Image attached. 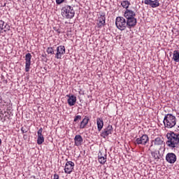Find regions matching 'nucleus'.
<instances>
[{
	"label": "nucleus",
	"mask_w": 179,
	"mask_h": 179,
	"mask_svg": "<svg viewBox=\"0 0 179 179\" xmlns=\"http://www.w3.org/2000/svg\"><path fill=\"white\" fill-rule=\"evenodd\" d=\"M167 141L166 145L171 149H176L179 146V134L170 131L166 134Z\"/></svg>",
	"instance_id": "1"
},
{
	"label": "nucleus",
	"mask_w": 179,
	"mask_h": 179,
	"mask_svg": "<svg viewBox=\"0 0 179 179\" xmlns=\"http://www.w3.org/2000/svg\"><path fill=\"white\" fill-rule=\"evenodd\" d=\"M163 122L165 128L170 129L176 127V124H177V118L173 114L168 113L164 115Z\"/></svg>",
	"instance_id": "2"
},
{
	"label": "nucleus",
	"mask_w": 179,
	"mask_h": 179,
	"mask_svg": "<svg viewBox=\"0 0 179 179\" xmlns=\"http://www.w3.org/2000/svg\"><path fill=\"white\" fill-rule=\"evenodd\" d=\"M62 15L65 19H72L75 16V10L73 7L66 5L62 8Z\"/></svg>",
	"instance_id": "3"
},
{
	"label": "nucleus",
	"mask_w": 179,
	"mask_h": 179,
	"mask_svg": "<svg viewBox=\"0 0 179 179\" xmlns=\"http://www.w3.org/2000/svg\"><path fill=\"white\" fill-rule=\"evenodd\" d=\"M163 145H164V138L163 137H157L151 141V145L148 150H150L152 148L157 150V148L159 150H162V146Z\"/></svg>",
	"instance_id": "4"
},
{
	"label": "nucleus",
	"mask_w": 179,
	"mask_h": 179,
	"mask_svg": "<svg viewBox=\"0 0 179 179\" xmlns=\"http://www.w3.org/2000/svg\"><path fill=\"white\" fill-rule=\"evenodd\" d=\"M116 27L122 31L127 27V20L124 17H117L115 20Z\"/></svg>",
	"instance_id": "5"
},
{
	"label": "nucleus",
	"mask_w": 179,
	"mask_h": 179,
	"mask_svg": "<svg viewBox=\"0 0 179 179\" xmlns=\"http://www.w3.org/2000/svg\"><path fill=\"white\" fill-rule=\"evenodd\" d=\"M157 150L156 148H153L152 150L150 148V150H149L155 163H157L160 160V158L162 157V154H160V150Z\"/></svg>",
	"instance_id": "6"
},
{
	"label": "nucleus",
	"mask_w": 179,
	"mask_h": 179,
	"mask_svg": "<svg viewBox=\"0 0 179 179\" xmlns=\"http://www.w3.org/2000/svg\"><path fill=\"white\" fill-rule=\"evenodd\" d=\"M113 132V126L112 125H108L107 127L103 129V131L101 132V136L106 139L108 135H111Z\"/></svg>",
	"instance_id": "7"
},
{
	"label": "nucleus",
	"mask_w": 179,
	"mask_h": 179,
	"mask_svg": "<svg viewBox=\"0 0 179 179\" xmlns=\"http://www.w3.org/2000/svg\"><path fill=\"white\" fill-rule=\"evenodd\" d=\"M148 142H149V136L144 134L142 137L137 138L135 143L136 145H142L143 146H145Z\"/></svg>",
	"instance_id": "8"
},
{
	"label": "nucleus",
	"mask_w": 179,
	"mask_h": 179,
	"mask_svg": "<svg viewBox=\"0 0 179 179\" xmlns=\"http://www.w3.org/2000/svg\"><path fill=\"white\" fill-rule=\"evenodd\" d=\"M73 167H75V163L72 161H69L66 163L64 167V173L66 174H71V173L73 171Z\"/></svg>",
	"instance_id": "9"
},
{
	"label": "nucleus",
	"mask_w": 179,
	"mask_h": 179,
	"mask_svg": "<svg viewBox=\"0 0 179 179\" xmlns=\"http://www.w3.org/2000/svg\"><path fill=\"white\" fill-rule=\"evenodd\" d=\"M65 54V46L59 45L57 48V52L55 54V58L57 59H61L62 55Z\"/></svg>",
	"instance_id": "10"
},
{
	"label": "nucleus",
	"mask_w": 179,
	"mask_h": 179,
	"mask_svg": "<svg viewBox=\"0 0 179 179\" xmlns=\"http://www.w3.org/2000/svg\"><path fill=\"white\" fill-rule=\"evenodd\" d=\"M166 160L170 164H174L177 162V156L173 152H169L166 156Z\"/></svg>",
	"instance_id": "11"
},
{
	"label": "nucleus",
	"mask_w": 179,
	"mask_h": 179,
	"mask_svg": "<svg viewBox=\"0 0 179 179\" xmlns=\"http://www.w3.org/2000/svg\"><path fill=\"white\" fill-rule=\"evenodd\" d=\"M25 72L30 71V65H31V54L27 53L25 55Z\"/></svg>",
	"instance_id": "12"
},
{
	"label": "nucleus",
	"mask_w": 179,
	"mask_h": 179,
	"mask_svg": "<svg viewBox=\"0 0 179 179\" xmlns=\"http://www.w3.org/2000/svg\"><path fill=\"white\" fill-rule=\"evenodd\" d=\"M126 23L127 24L128 29H132L135 26H136V23H138V21L136 20V18L135 17L127 18Z\"/></svg>",
	"instance_id": "13"
},
{
	"label": "nucleus",
	"mask_w": 179,
	"mask_h": 179,
	"mask_svg": "<svg viewBox=\"0 0 179 179\" xmlns=\"http://www.w3.org/2000/svg\"><path fill=\"white\" fill-rule=\"evenodd\" d=\"M97 26L99 29H101V27H104V26H106V14L102 13L98 17Z\"/></svg>",
	"instance_id": "14"
},
{
	"label": "nucleus",
	"mask_w": 179,
	"mask_h": 179,
	"mask_svg": "<svg viewBox=\"0 0 179 179\" xmlns=\"http://www.w3.org/2000/svg\"><path fill=\"white\" fill-rule=\"evenodd\" d=\"M10 30V26L7 23L5 24L3 20H0V34L1 33H6V31H9Z\"/></svg>",
	"instance_id": "15"
},
{
	"label": "nucleus",
	"mask_w": 179,
	"mask_h": 179,
	"mask_svg": "<svg viewBox=\"0 0 179 179\" xmlns=\"http://www.w3.org/2000/svg\"><path fill=\"white\" fill-rule=\"evenodd\" d=\"M144 3L145 5H150L151 8H158V6H160V3H159V0H145Z\"/></svg>",
	"instance_id": "16"
},
{
	"label": "nucleus",
	"mask_w": 179,
	"mask_h": 179,
	"mask_svg": "<svg viewBox=\"0 0 179 179\" xmlns=\"http://www.w3.org/2000/svg\"><path fill=\"white\" fill-rule=\"evenodd\" d=\"M74 143L76 146H82L83 143V138L80 134L76 135L74 138Z\"/></svg>",
	"instance_id": "17"
},
{
	"label": "nucleus",
	"mask_w": 179,
	"mask_h": 179,
	"mask_svg": "<svg viewBox=\"0 0 179 179\" xmlns=\"http://www.w3.org/2000/svg\"><path fill=\"white\" fill-rule=\"evenodd\" d=\"M124 16L126 17V19H129L131 17H135V16H136V13L132 10L127 8L124 12Z\"/></svg>",
	"instance_id": "18"
},
{
	"label": "nucleus",
	"mask_w": 179,
	"mask_h": 179,
	"mask_svg": "<svg viewBox=\"0 0 179 179\" xmlns=\"http://www.w3.org/2000/svg\"><path fill=\"white\" fill-rule=\"evenodd\" d=\"M96 124L99 132L103 129V127H104V122L101 117L96 118Z\"/></svg>",
	"instance_id": "19"
},
{
	"label": "nucleus",
	"mask_w": 179,
	"mask_h": 179,
	"mask_svg": "<svg viewBox=\"0 0 179 179\" xmlns=\"http://www.w3.org/2000/svg\"><path fill=\"white\" fill-rule=\"evenodd\" d=\"M67 102L69 106L72 107V106L76 103V96H75V95L69 96Z\"/></svg>",
	"instance_id": "20"
},
{
	"label": "nucleus",
	"mask_w": 179,
	"mask_h": 179,
	"mask_svg": "<svg viewBox=\"0 0 179 179\" xmlns=\"http://www.w3.org/2000/svg\"><path fill=\"white\" fill-rule=\"evenodd\" d=\"M89 117L85 116V118L80 122V129H83L87 124H89Z\"/></svg>",
	"instance_id": "21"
},
{
	"label": "nucleus",
	"mask_w": 179,
	"mask_h": 179,
	"mask_svg": "<svg viewBox=\"0 0 179 179\" xmlns=\"http://www.w3.org/2000/svg\"><path fill=\"white\" fill-rule=\"evenodd\" d=\"M173 61H175V62H179V52H178V50L173 51Z\"/></svg>",
	"instance_id": "22"
},
{
	"label": "nucleus",
	"mask_w": 179,
	"mask_h": 179,
	"mask_svg": "<svg viewBox=\"0 0 179 179\" xmlns=\"http://www.w3.org/2000/svg\"><path fill=\"white\" fill-rule=\"evenodd\" d=\"M121 5L122 8L127 10L129 8V5H131V3L128 0H125L122 1Z\"/></svg>",
	"instance_id": "23"
},
{
	"label": "nucleus",
	"mask_w": 179,
	"mask_h": 179,
	"mask_svg": "<svg viewBox=\"0 0 179 179\" xmlns=\"http://www.w3.org/2000/svg\"><path fill=\"white\" fill-rule=\"evenodd\" d=\"M99 162L101 164H105L106 162H107V155H104L103 157H100Z\"/></svg>",
	"instance_id": "24"
},
{
	"label": "nucleus",
	"mask_w": 179,
	"mask_h": 179,
	"mask_svg": "<svg viewBox=\"0 0 179 179\" xmlns=\"http://www.w3.org/2000/svg\"><path fill=\"white\" fill-rule=\"evenodd\" d=\"M43 142H44V136H43V134L38 135V138H37L38 145H43Z\"/></svg>",
	"instance_id": "25"
},
{
	"label": "nucleus",
	"mask_w": 179,
	"mask_h": 179,
	"mask_svg": "<svg viewBox=\"0 0 179 179\" xmlns=\"http://www.w3.org/2000/svg\"><path fill=\"white\" fill-rule=\"evenodd\" d=\"M46 52L48 54H51L52 55H54L55 52H54V47H48L46 50Z\"/></svg>",
	"instance_id": "26"
},
{
	"label": "nucleus",
	"mask_w": 179,
	"mask_h": 179,
	"mask_svg": "<svg viewBox=\"0 0 179 179\" xmlns=\"http://www.w3.org/2000/svg\"><path fill=\"white\" fill-rule=\"evenodd\" d=\"M29 131V129H27V127L24 126V127H22L21 128V131L22 132V134H26Z\"/></svg>",
	"instance_id": "27"
},
{
	"label": "nucleus",
	"mask_w": 179,
	"mask_h": 179,
	"mask_svg": "<svg viewBox=\"0 0 179 179\" xmlns=\"http://www.w3.org/2000/svg\"><path fill=\"white\" fill-rule=\"evenodd\" d=\"M82 120L81 115H77L74 117V122H78V121H80Z\"/></svg>",
	"instance_id": "28"
},
{
	"label": "nucleus",
	"mask_w": 179,
	"mask_h": 179,
	"mask_svg": "<svg viewBox=\"0 0 179 179\" xmlns=\"http://www.w3.org/2000/svg\"><path fill=\"white\" fill-rule=\"evenodd\" d=\"M66 2V0H56V3L57 5H61V3Z\"/></svg>",
	"instance_id": "29"
},
{
	"label": "nucleus",
	"mask_w": 179,
	"mask_h": 179,
	"mask_svg": "<svg viewBox=\"0 0 179 179\" xmlns=\"http://www.w3.org/2000/svg\"><path fill=\"white\" fill-rule=\"evenodd\" d=\"M37 134H38V135H43V129H42V127H41V128L38 129Z\"/></svg>",
	"instance_id": "30"
},
{
	"label": "nucleus",
	"mask_w": 179,
	"mask_h": 179,
	"mask_svg": "<svg viewBox=\"0 0 179 179\" xmlns=\"http://www.w3.org/2000/svg\"><path fill=\"white\" fill-rule=\"evenodd\" d=\"M53 179H59V175L55 173Z\"/></svg>",
	"instance_id": "31"
},
{
	"label": "nucleus",
	"mask_w": 179,
	"mask_h": 179,
	"mask_svg": "<svg viewBox=\"0 0 179 179\" xmlns=\"http://www.w3.org/2000/svg\"><path fill=\"white\" fill-rule=\"evenodd\" d=\"M3 99H2V94L0 93V104H2Z\"/></svg>",
	"instance_id": "32"
},
{
	"label": "nucleus",
	"mask_w": 179,
	"mask_h": 179,
	"mask_svg": "<svg viewBox=\"0 0 179 179\" xmlns=\"http://www.w3.org/2000/svg\"><path fill=\"white\" fill-rule=\"evenodd\" d=\"M103 157V155H102L101 153H100V154H99V155H98V159H99L100 157Z\"/></svg>",
	"instance_id": "33"
},
{
	"label": "nucleus",
	"mask_w": 179,
	"mask_h": 179,
	"mask_svg": "<svg viewBox=\"0 0 179 179\" xmlns=\"http://www.w3.org/2000/svg\"><path fill=\"white\" fill-rule=\"evenodd\" d=\"M1 143H2V140H1V138H0V145H1Z\"/></svg>",
	"instance_id": "34"
},
{
	"label": "nucleus",
	"mask_w": 179,
	"mask_h": 179,
	"mask_svg": "<svg viewBox=\"0 0 179 179\" xmlns=\"http://www.w3.org/2000/svg\"><path fill=\"white\" fill-rule=\"evenodd\" d=\"M178 131H179V126L178 127Z\"/></svg>",
	"instance_id": "35"
},
{
	"label": "nucleus",
	"mask_w": 179,
	"mask_h": 179,
	"mask_svg": "<svg viewBox=\"0 0 179 179\" xmlns=\"http://www.w3.org/2000/svg\"><path fill=\"white\" fill-rule=\"evenodd\" d=\"M26 136V135H24V138Z\"/></svg>",
	"instance_id": "36"
}]
</instances>
